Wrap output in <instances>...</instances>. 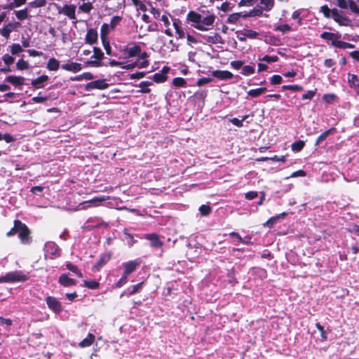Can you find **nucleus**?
<instances>
[{"mask_svg": "<svg viewBox=\"0 0 359 359\" xmlns=\"http://www.w3.org/2000/svg\"><path fill=\"white\" fill-rule=\"evenodd\" d=\"M259 60L264 61L267 63L276 62L278 60V57L276 55L271 56V55H264L263 57L259 58Z\"/></svg>", "mask_w": 359, "mask_h": 359, "instance_id": "nucleus-52", "label": "nucleus"}, {"mask_svg": "<svg viewBox=\"0 0 359 359\" xmlns=\"http://www.w3.org/2000/svg\"><path fill=\"white\" fill-rule=\"evenodd\" d=\"M172 85L175 87H187V83L186 80L182 77H177L172 80Z\"/></svg>", "mask_w": 359, "mask_h": 359, "instance_id": "nucleus-42", "label": "nucleus"}, {"mask_svg": "<svg viewBox=\"0 0 359 359\" xmlns=\"http://www.w3.org/2000/svg\"><path fill=\"white\" fill-rule=\"evenodd\" d=\"M141 261L140 259H137L135 260L129 261L123 264V266L124 269L125 275L129 276L132 273L136 268L140 264Z\"/></svg>", "mask_w": 359, "mask_h": 359, "instance_id": "nucleus-13", "label": "nucleus"}, {"mask_svg": "<svg viewBox=\"0 0 359 359\" xmlns=\"http://www.w3.org/2000/svg\"><path fill=\"white\" fill-rule=\"evenodd\" d=\"M331 11L332 10H330L327 5H324L320 7V12H322L324 16L327 18L331 17Z\"/></svg>", "mask_w": 359, "mask_h": 359, "instance_id": "nucleus-63", "label": "nucleus"}, {"mask_svg": "<svg viewBox=\"0 0 359 359\" xmlns=\"http://www.w3.org/2000/svg\"><path fill=\"white\" fill-rule=\"evenodd\" d=\"M27 280V276L21 271H12L0 277V283H15Z\"/></svg>", "mask_w": 359, "mask_h": 359, "instance_id": "nucleus-4", "label": "nucleus"}, {"mask_svg": "<svg viewBox=\"0 0 359 359\" xmlns=\"http://www.w3.org/2000/svg\"><path fill=\"white\" fill-rule=\"evenodd\" d=\"M243 35L249 39H256L258 36L259 33L252 29H246L245 30Z\"/></svg>", "mask_w": 359, "mask_h": 359, "instance_id": "nucleus-56", "label": "nucleus"}, {"mask_svg": "<svg viewBox=\"0 0 359 359\" xmlns=\"http://www.w3.org/2000/svg\"><path fill=\"white\" fill-rule=\"evenodd\" d=\"M22 226L23 223L20 220H15L14 222V226L8 232H7V236L11 237L17 233H18L21 226Z\"/></svg>", "mask_w": 359, "mask_h": 359, "instance_id": "nucleus-31", "label": "nucleus"}, {"mask_svg": "<svg viewBox=\"0 0 359 359\" xmlns=\"http://www.w3.org/2000/svg\"><path fill=\"white\" fill-rule=\"evenodd\" d=\"M108 87V84L104 80H95L88 83L85 86V90L90 91L93 89H100L103 90Z\"/></svg>", "mask_w": 359, "mask_h": 359, "instance_id": "nucleus-12", "label": "nucleus"}, {"mask_svg": "<svg viewBox=\"0 0 359 359\" xmlns=\"http://www.w3.org/2000/svg\"><path fill=\"white\" fill-rule=\"evenodd\" d=\"M121 18L119 16H114L110 21V24H109L110 28L114 29L118 25V24L121 22Z\"/></svg>", "mask_w": 359, "mask_h": 359, "instance_id": "nucleus-57", "label": "nucleus"}, {"mask_svg": "<svg viewBox=\"0 0 359 359\" xmlns=\"http://www.w3.org/2000/svg\"><path fill=\"white\" fill-rule=\"evenodd\" d=\"M283 90H290L292 91H302L303 87L299 85H285L282 86Z\"/></svg>", "mask_w": 359, "mask_h": 359, "instance_id": "nucleus-49", "label": "nucleus"}, {"mask_svg": "<svg viewBox=\"0 0 359 359\" xmlns=\"http://www.w3.org/2000/svg\"><path fill=\"white\" fill-rule=\"evenodd\" d=\"M58 283L64 287H69L76 285L77 281L69 278L67 273H62L59 277Z\"/></svg>", "mask_w": 359, "mask_h": 359, "instance_id": "nucleus-19", "label": "nucleus"}, {"mask_svg": "<svg viewBox=\"0 0 359 359\" xmlns=\"http://www.w3.org/2000/svg\"><path fill=\"white\" fill-rule=\"evenodd\" d=\"M143 238L150 241V245L153 248H157V234L146 233L144 234Z\"/></svg>", "mask_w": 359, "mask_h": 359, "instance_id": "nucleus-35", "label": "nucleus"}, {"mask_svg": "<svg viewBox=\"0 0 359 359\" xmlns=\"http://www.w3.org/2000/svg\"><path fill=\"white\" fill-rule=\"evenodd\" d=\"M60 67V62L54 57L48 60L47 68L50 71H57Z\"/></svg>", "mask_w": 359, "mask_h": 359, "instance_id": "nucleus-36", "label": "nucleus"}, {"mask_svg": "<svg viewBox=\"0 0 359 359\" xmlns=\"http://www.w3.org/2000/svg\"><path fill=\"white\" fill-rule=\"evenodd\" d=\"M320 38L327 41H331L332 46H334L337 39H340L341 34L339 33L324 32L320 34Z\"/></svg>", "mask_w": 359, "mask_h": 359, "instance_id": "nucleus-15", "label": "nucleus"}, {"mask_svg": "<svg viewBox=\"0 0 359 359\" xmlns=\"http://www.w3.org/2000/svg\"><path fill=\"white\" fill-rule=\"evenodd\" d=\"M43 251L46 259L47 257L51 259H55L60 257L61 254V249L55 242L53 241H48L45 243Z\"/></svg>", "mask_w": 359, "mask_h": 359, "instance_id": "nucleus-3", "label": "nucleus"}, {"mask_svg": "<svg viewBox=\"0 0 359 359\" xmlns=\"http://www.w3.org/2000/svg\"><path fill=\"white\" fill-rule=\"evenodd\" d=\"M28 12V8H25L20 11H15L14 13L17 19H18L19 20H24L29 18Z\"/></svg>", "mask_w": 359, "mask_h": 359, "instance_id": "nucleus-33", "label": "nucleus"}, {"mask_svg": "<svg viewBox=\"0 0 359 359\" xmlns=\"http://www.w3.org/2000/svg\"><path fill=\"white\" fill-rule=\"evenodd\" d=\"M26 79L22 76H18L14 75L8 76L5 81L15 86H20L23 85H26L25 83Z\"/></svg>", "mask_w": 359, "mask_h": 359, "instance_id": "nucleus-17", "label": "nucleus"}, {"mask_svg": "<svg viewBox=\"0 0 359 359\" xmlns=\"http://www.w3.org/2000/svg\"><path fill=\"white\" fill-rule=\"evenodd\" d=\"M124 239L127 241L128 245L131 247L135 242L133 236L130 234L128 231L125 229L123 230Z\"/></svg>", "mask_w": 359, "mask_h": 359, "instance_id": "nucleus-46", "label": "nucleus"}, {"mask_svg": "<svg viewBox=\"0 0 359 359\" xmlns=\"http://www.w3.org/2000/svg\"><path fill=\"white\" fill-rule=\"evenodd\" d=\"M102 41L103 46L106 51V53L108 55H112L111 48L109 44V42L105 38L102 39Z\"/></svg>", "mask_w": 359, "mask_h": 359, "instance_id": "nucleus-59", "label": "nucleus"}, {"mask_svg": "<svg viewBox=\"0 0 359 359\" xmlns=\"http://www.w3.org/2000/svg\"><path fill=\"white\" fill-rule=\"evenodd\" d=\"M11 53L12 55H18L21 53L23 50L19 43H13L11 46Z\"/></svg>", "mask_w": 359, "mask_h": 359, "instance_id": "nucleus-50", "label": "nucleus"}, {"mask_svg": "<svg viewBox=\"0 0 359 359\" xmlns=\"http://www.w3.org/2000/svg\"><path fill=\"white\" fill-rule=\"evenodd\" d=\"M254 73H255V68H254V67L250 66V65H245V66H243V67L242 66L241 74H242L243 75H244V76H249V75H251V74H252Z\"/></svg>", "mask_w": 359, "mask_h": 359, "instance_id": "nucleus-44", "label": "nucleus"}, {"mask_svg": "<svg viewBox=\"0 0 359 359\" xmlns=\"http://www.w3.org/2000/svg\"><path fill=\"white\" fill-rule=\"evenodd\" d=\"M172 27L175 30V33L179 39H183L185 36V32L182 27V22L177 18H172Z\"/></svg>", "mask_w": 359, "mask_h": 359, "instance_id": "nucleus-20", "label": "nucleus"}, {"mask_svg": "<svg viewBox=\"0 0 359 359\" xmlns=\"http://www.w3.org/2000/svg\"><path fill=\"white\" fill-rule=\"evenodd\" d=\"M354 45L348 42L340 41L337 39L336 43L334 44V47L341 48V49H346V48H353Z\"/></svg>", "mask_w": 359, "mask_h": 359, "instance_id": "nucleus-40", "label": "nucleus"}, {"mask_svg": "<svg viewBox=\"0 0 359 359\" xmlns=\"http://www.w3.org/2000/svg\"><path fill=\"white\" fill-rule=\"evenodd\" d=\"M83 285L89 289L95 290L97 289L100 286V283L96 280H85L83 281Z\"/></svg>", "mask_w": 359, "mask_h": 359, "instance_id": "nucleus-43", "label": "nucleus"}, {"mask_svg": "<svg viewBox=\"0 0 359 359\" xmlns=\"http://www.w3.org/2000/svg\"><path fill=\"white\" fill-rule=\"evenodd\" d=\"M86 42L90 45L94 44L97 41V32L94 29H89L85 38Z\"/></svg>", "mask_w": 359, "mask_h": 359, "instance_id": "nucleus-22", "label": "nucleus"}, {"mask_svg": "<svg viewBox=\"0 0 359 359\" xmlns=\"http://www.w3.org/2000/svg\"><path fill=\"white\" fill-rule=\"evenodd\" d=\"M170 70L171 69L169 67L164 66L163 67L161 72L158 73V83L164 82L167 80V74H168Z\"/></svg>", "mask_w": 359, "mask_h": 359, "instance_id": "nucleus-37", "label": "nucleus"}, {"mask_svg": "<svg viewBox=\"0 0 359 359\" xmlns=\"http://www.w3.org/2000/svg\"><path fill=\"white\" fill-rule=\"evenodd\" d=\"M348 82L351 88L354 90L355 93L359 95V78L357 75L348 74Z\"/></svg>", "mask_w": 359, "mask_h": 359, "instance_id": "nucleus-18", "label": "nucleus"}, {"mask_svg": "<svg viewBox=\"0 0 359 359\" xmlns=\"http://www.w3.org/2000/svg\"><path fill=\"white\" fill-rule=\"evenodd\" d=\"M212 75L215 78L221 79V80H227V79H230L233 77L232 73H231L229 71H221V70L214 71L212 72Z\"/></svg>", "mask_w": 359, "mask_h": 359, "instance_id": "nucleus-25", "label": "nucleus"}, {"mask_svg": "<svg viewBox=\"0 0 359 359\" xmlns=\"http://www.w3.org/2000/svg\"><path fill=\"white\" fill-rule=\"evenodd\" d=\"M264 8L261 6L255 7L250 10L248 13L244 14L243 15V18H248V17H257L262 15Z\"/></svg>", "mask_w": 359, "mask_h": 359, "instance_id": "nucleus-28", "label": "nucleus"}, {"mask_svg": "<svg viewBox=\"0 0 359 359\" xmlns=\"http://www.w3.org/2000/svg\"><path fill=\"white\" fill-rule=\"evenodd\" d=\"M2 60H3L4 62L5 63V65H6L7 66H10L15 61V58L12 55H10L9 54H5L3 56Z\"/></svg>", "mask_w": 359, "mask_h": 359, "instance_id": "nucleus-58", "label": "nucleus"}, {"mask_svg": "<svg viewBox=\"0 0 359 359\" xmlns=\"http://www.w3.org/2000/svg\"><path fill=\"white\" fill-rule=\"evenodd\" d=\"M48 80L47 75H42L31 82V85L36 88H41L44 86V83Z\"/></svg>", "mask_w": 359, "mask_h": 359, "instance_id": "nucleus-23", "label": "nucleus"}, {"mask_svg": "<svg viewBox=\"0 0 359 359\" xmlns=\"http://www.w3.org/2000/svg\"><path fill=\"white\" fill-rule=\"evenodd\" d=\"M93 4L90 2L83 3L82 5L79 6V10L82 12L88 13L93 9Z\"/></svg>", "mask_w": 359, "mask_h": 359, "instance_id": "nucleus-51", "label": "nucleus"}, {"mask_svg": "<svg viewBox=\"0 0 359 359\" xmlns=\"http://www.w3.org/2000/svg\"><path fill=\"white\" fill-rule=\"evenodd\" d=\"M305 146V143L302 140L296 141L291 145V149L293 151L299 152L302 151Z\"/></svg>", "mask_w": 359, "mask_h": 359, "instance_id": "nucleus-41", "label": "nucleus"}, {"mask_svg": "<svg viewBox=\"0 0 359 359\" xmlns=\"http://www.w3.org/2000/svg\"><path fill=\"white\" fill-rule=\"evenodd\" d=\"M125 55L129 58H135V60H130V63L123 68L132 69L135 67L138 68H144L148 65V61L146 60L147 56V53L142 52L141 48L137 45H133L128 46L125 50Z\"/></svg>", "mask_w": 359, "mask_h": 359, "instance_id": "nucleus-2", "label": "nucleus"}, {"mask_svg": "<svg viewBox=\"0 0 359 359\" xmlns=\"http://www.w3.org/2000/svg\"><path fill=\"white\" fill-rule=\"evenodd\" d=\"M266 90V88H259L255 89H251L248 92V95L252 97H257L260 95H262L263 93H264Z\"/></svg>", "mask_w": 359, "mask_h": 359, "instance_id": "nucleus-39", "label": "nucleus"}, {"mask_svg": "<svg viewBox=\"0 0 359 359\" xmlns=\"http://www.w3.org/2000/svg\"><path fill=\"white\" fill-rule=\"evenodd\" d=\"M330 18H332L335 22H339L340 25L342 24L341 20L344 19L341 12L337 8L332 9Z\"/></svg>", "mask_w": 359, "mask_h": 359, "instance_id": "nucleus-32", "label": "nucleus"}, {"mask_svg": "<svg viewBox=\"0 0 359 359\" xmlns=\"http://www.w3.org/2000/svg\"><path fill=\"white\" fill-rule=\"evenodd\" d=\"M199 211L202 215H208L211 212V208L209 205H202L199 208Z\"/></svg>", "mask_w": 359, "mask_h": 359, "instance_id": "nucleus-60", "label": "nucleus"}, {"mask_svg": "<svg viewBox=\"0 0 359 359\" xmlns=\"http://www.w3.org/2000/svg\"><path fill=\"white\" fill-rule=\"evenodd\" d=\"M335 130V128H330L329 130H325V132H323L321 135H320L318 136V137L317 138L316 142H315V145L316 146H318L320 145V144L324 141L327 137L328 135L334 132Z\"/></svg>", "mask_w": 359, "mask_h": 359, "instance_id": "nucleus-34", "label": "nucleus"}, {"mask_svg": "<svg viewBox=\"0 0 359 359\" xmlns=\"http://www.w3.org/2000/svg\"><path fill=\"white\" fill-rule=\"evenodd\" d=\"M215 19V15L208 11H202L201 13L190 11L187 15L186 22L199 31L208 32L212 28Z\"/></svg>", "mask_w": 359, "mask_h": 359, "instance_id": "nucleus-1", "label": "nucleus"}, {"mask_svg": "<svg viewBox=\"0 0 359 359\" xmlns=\"http://www.w3.org/2000/svg\"><path fill=\"white\" fill-rule=\"evenodd\" d=\"M338 6L341 8H349L353 13H359V0H338Z\"/></svg>", "mask_w": 359, "mask_h": 359, "instance_id": "nucleus-6", "label": "nucleus"}, {"mask_svg": "<svg viewBox=\"0 0 359 359\" xmlns=\"http://www.w3.org/2000/svg\"><path fill=\"white\" fill-rule=\"evenodd\" d=\"M316 327L320 332L321 340L323 341H326L327 339V337L326 331L324 330L323 326L321 325L320 323H316Z\"/></svg>", "mask_w": 359, "mask_h": 359, "instance_id": "nucleus-54", "label": "nucleus"}, {"mask_svg": "<svg viewBox=\"0 0 359 359\" xmlns=\"http://www.w3.org/2000/svg\"><path fill=\"white\" fill-rule=\"evenodd\" d=\"M59 14H63L70 19H76V6L73 4H65L64 6H57Z\"/></svg>", "mask_w": 359, "mask_h": 359, "instance_id": "nucleus-7", "label": "nucleus"}, {"mask_svg": "<svg viewBox=\"0 0 359 359\" xmlns=\"http://www.w3.org/2000/svg\"><path fill=\"white\" fill-rule=\"evenodd\" d=\"M260 4L264 6V11H269L273 7L274 0H261Z\"/></svg>", "mask_w": 359, "mask_h": 359, "instance_id": "nucleus-47", "label": "nucleus"}, {"mask_svg": "<svg viewBox=\"0 0 359 359\" xmlns=\"http://www.w3.org/2000/svg\"><path fill=\"white\" fill-rule=\"evenodd\" d=\"M199 36L201 39V42L203 43L216 44L224 43L222 36L217 33H212L211 35L200 34Z\"/></svg>", "mask_w": 359, "mask_h": 359, "instance_id": "nucleus-8", "label": "nucleus"}, {"mask_svg": "<svg viewBox=\"0 0 359 359\" xmlns=\"http://www.w3.org/2000/svg\"><path fill=\"white\" fill-rule=\"evenodd\" d=\"M229 236H231V237H236L237 239H238V242H241L243 244H245V245H250L251 244V242H250V238L249 236H245L244 238H243L240 235L239 233H236V232H231L229 233Z\"/></svg>", "mask_w": 359, "mask_h": 359, "instance_id": "nucleus-38", "label": "nucleus"}, {"mask_svg": "<svg viewBox=\"0 0 359 359\" xmlns=\"http://www.w3.org/2000/svg\"><path fill=\"white\" fill-rule=\"evenodd\" d=\"M109 196H96L90 200L86 201L83 203H79L78 208L79 210H85L90 207H97L102 204V203L104 202L108 199Z\"/></svg>", "mask_w": 359, "mask_h": 359, "instance_id": "nucleus-5", "label": "nucleus"}, {"mask_svg": "<svg viewBox=\"0 0 359 359\" xmlns=\"http://www.w3.org/2000/svg\"><path fill=\"white\" fill-rule=\"evenodd\" d=\"M274 30L279 31L283 33H286L291 30V27L287 24L280 25L276 26L275 27Z\"/></svg>", "mask_w": 359, "mask_h": 359, "instance_id": "nucleus-55", "label": "nucleus"}, {"mask_svg": "<svg viewBox=\"0 0 359 359\" xmlns=\"http://www.w3.org/2000/svg\"><path fill=\"white\" fill-rule=\"evenodd\" d=\"M46 302L48 307L56 314L60 313L63 309L61 302L54 297H47Z\"/></svg>", "mask_w": 359, "mask_h": 359, "instance_id": "nucleus-9", "label": "nucleus"}, {"mask_svg": "<svg viewBox=\"0 0 359 359\" xmlns=\"http://www.w3.org/2000/svg\"><path fill=\"white\" fill-rule=\"evenodd\" d=\"M110 257L109 255H102L100 256L97 262L95 264L93 267V271H98L100 269L106 264L109 260Z\"/></svg>", "mask_w": 359, "mask_h": 359, "instance_id": "nucleus-24", "label": "nucleus"}, {"mask_svg": "<svg viewBox=\"0 0 359 359\" xmlns=\"http://www.w3.org/2000/svg\"><path fill=\"white\" fill-rule=\"evenodd\" d=\"M316 90H308L306 93H304L302 95V100H311L313 97L315 96L316 95Z\"/></svg>", "mask_w": 359, "mask_h": 359, "instance_id": "nucleus-62", "label": "nucleus"}, {"mask_svg": "<svg viewBox=\"0 0 359 359\" xmlns=\"http://www.w3.org/2000/svg\"><path fill=\"white\" fill-rule=\"evenodd\" d=\"M26 3L25 0H13L12 2L9 4H6L5 5H2L1 8L4 10L11 11L15 8H19L21 6L24 5Z\"/></svg>", "mask_w": 359, "mask_h": 359, "instance_id": "nucleus-26", "label": "nucleus"}, {"mask_svg": "<svg viewBox=\"0 0 359 359\" xmlns=\"http://www.w3.org/2000/svg\"><path fill=\"white\" fill-rule=\"evenodd\" d=\"M109 29H110V27L109 25V24L107 23H104L102 26H101V29H100V32H101V38L103 39V38H105V36L109 33Z\"/></svg>", "mask_w": 359, "mask_h": 359, "instance_id": "nucleus-61", "label": "nucleus"}, {"mask_svg": "<svg viewBox=\"0 0 359 359\" xmlns=\"http://www.w3.org/2000/svg\"><path fill=\"white\" fill-rule=\"evenodd\" d=\"M29 234L30 231L28 227L25 224H23V226H21L18 232V237L22 244L27 245L31 243L32 239L29 236Z\"/></svg>", "mask_w": 359, "mask_h": 359, "instance_id": "nucleus-11", "label": "nucleus"}, {"mask_svg": "<svg viewBox=\"0 0 359 359\" xmlns=\"http://www.w3.org/2000/svg\"><path fill=\"white\" fill-rule=\"evenodd\" d=\"M46 4L45 0H35L29 3V6L31 8H40L44 6Z\"/></svg>", "mask_w": 359, "mask_h": 359, "instance_id": "nucleus-53", "label": "nucleus"}, {"mask_svg": "<svg viewBox=\"0 0 359 359\" xmlns=\"http://www.w3.org/2000/svg\"><path fill=\"white\" fill-rule=\"evenodd\" d=\"M13 325V320L9 318L0 317V327L6 332L11 330V327Z\"/></svg>", "mask_w": 359, "mask_h": 359, "instance_id": "nucleus-30", "label": "nucleus"}, {"mask_svg": "<svg viewBox=\"0 0 359 359\" xmlns=\"http://www.w3.org/2000/svg\"><path fill=\"white\" fill-rule=\"evenodd\" d=\"M62 69L76 73L82 69V65L80 63L69 61L65 64L61 65Z\"/></svg>", "mask_w": 359, "mask_h": 359, "instance_id": "nucleus-16", "label": "nucleus"}, {"mask_svg": "<svg viewBox=\"0 0 359 359\" xmlns=\"http://www.w3.org/2000/svg\"><path fill=\"white\" fill-rule=\"evenodd\" d=\"M143 283H144L142 282V283H137L136 285H134L133 286L128 287L122 292V294H121V297H122L125 295L130 296V295H132V294H136V293L140 292L142 290Z\"/></svg>", "mask_w": 359, "mask_h": 359, "instance_id": "nucleus-21", "label": "nucleus"}, {"mask_svg": "<svg viewBox=\"0 0 359 359\" xmlns=\"http://www.w3.org/2000/svg\"><path fill=\"white\" fill-rule=\"evenodd\" d=\"M94 340L95 336L91 333H88L87 337L79 344V346L81 348L90 346L93 343Z\"/></svg>", "mask_w": 359, "mask_h": 359, "instance_id": "nucleus-29", "label": "nucleus"}, {"mask_svg": "<svg viewBox=\"0 0 359 359\" xmlns=\"http://www.w3.org/2000/svg\"><path fill=\"white\" fill-rule=\"evenodd\" d=\"M20 25V23L18 22H10L5 25L1 29H0V34L8 38L11 33L15 30L17 27Z\"/></svg>", "mask_w": 359, "mask_h": 359, "instance_id": "nucleus-14", "label": "nucleus"}, {"mask_svg": "<svg viewBox=\"0 0 359 359\" xmlns=\"http://www.w3.org/2000/svg\"><path fill=\"white\" fill-rule=\"evenodd\" d=\"M282 81H283L282 77L278 74L273 75L271 78V83L273 85L280 84V83H281Z\"/></svg>", "mask_w": 359, "mask_h": 359, "instance_id": "nucleus-64", "label": "nucleus"}, {"mask_svg": "<svg viewBox=\"0 0 359 359\" xmlns=\"http://www.w3.org/2000/svg\"><path fill=\"white\" fill-rule=\"evenodd\" d=\"M29 67V65L27 61L24 60L23 59H20L16 63V68L18 70H25L28 69Z\"/></svg>", "mask_w": 359, "mask_h": 359, "instance_id": "nucleus-45", "label": "nucleus"}, {"mask_svg": "<svg viewBox=\"0 0 359 359\" xmlns=\"http://www.w3.org/2000/svg\"><path fill=\"white\" fill-rule=\"evenodd\" d=\"M93 55L91 58H95V60L88 61L87 63L89 65H92L94 67H100L102 65L101 60L104 57V53L100 50V48L94 47L93 48Z\"/></svg>", "mask_w": 359, "mask_h": 359, "instance_id": "nucleus-10", "label": "nucleus"}, {"mask_svg": "<svg viewBox=\"0 0 359 359\" xmlns=\"http://www.w3.org/2000/svg\"><path fill=\"white\" fill-rule=\"evenodd\" d=\"M170 18H171L170 15H163L161 18V20L163 22L165 29L164 32L168 36H172V29L169 27L170 25Z\"/></svg>", "mask_w": 359, "mask_h": 359, "instance_id": "nucleus-27", "label": "nucleus"}, {"mask_svg": "<svg viewBox=\"0 0 359 359\" xmlns=\"http://www.w3.org/2000/svg\"><path fill=\"white\" fill-rule=\"evenodd\" d=\"M240 18H241V13H232L228 17V18L226 20V22L229 23V24H235L238 21Z\"/></svg>", "mask_w": 359, "mask_h": 359, "instance_id": "nucleus-48", "label": "nucleus"}]
</instances>
